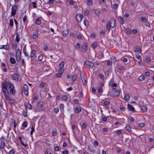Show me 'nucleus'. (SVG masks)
Returning a JSON list of instances; mask_svg holds the SVG:
<instances>
[{"label":"nucleus","instance_id":"f257e3e1","mask_svg":"<svg viewBox=\"0 0 154 154\" xmlns=\"http://www.w3.org/2000/svg\"><path fill=\"white\" fill-rule=\"evenodd\" d=\"M8 85V84L7 81L6 80L3 83L2 90L5 95L9 93L7 88Z\"/></svg>","mask_w":154,"mask_h":154},{"label":"nucleus","instance_id":"f03ea898","mask_svg":"<svg viewBox=\"0 0 154 154\" xmlns=\"http://www.w3.org/2000/svg\"><path fill=\"white\" fill-rule=\"evenodd\" d=\"M94 66V63L91 61L89 60H86L84 64V66L85 68H88L89 69H91Z\"/></svg>","mask_w":154,"mask_h":154},{"label":"nucleus","instance_id":"7ed1b4c3","mask_svg":"<svg viewBox=\"0 0 154 154\" xmlns=\"http://www.w3.org/2000/svg\"><path fill=\"white\" fill-rule=\"evenodd\" d=\"M8 89L10 93L13 95H14L16 93V91L14 85L10 82H8Z\"/></svg>","mask_w":154,"mask_h":154},{"label":"nucleus","instance_id":"20e7f679","mask_svg":"<svg viewBox=\"0 0 154 154\" xmlns=\"http://www.w3.org/2000/svg\"><path fill=\"white\" fill-rule=\"evenodd\" d=\"M5 95V99L6 100L8 101L9 103L13 104L15 103V100L14 99L11 98V95L9 93Z\"/></svg>","mask_w":154,"mask_h":154},{"label":"nucleus","instance_id":"39448f33","mask_svg":"<svg viewBox=\"0 0 154 154\" xmlns=\"http://www.w3.org/2000/svg\"><path fill=\"white\" fill-rule=\"evenodd\" d=\"M81 79L83 82V85L86 86L87 84V77L85 74H84L82 75H81Z\"/></svg>","mask_w":154,"mask_h":154},{"label":"nucleus","instance_id":"423d86ee","mask_svg":"<svg viewBox=\"0 0 154 154\" xmlns=\"http://www.w3.org/2000/svg\"><path fill=\"white\" fill-rule=\"evenodd\" d=\"M113 19L111 18L110 19L109 23V25H110V26L112 28H114L116 26V22L115 19H114L113 21Z\"/></svg>","mask_w":154,"mask_h":154},{"label":"nucleus","instance_id":"0eeeda50","mask_svg":"<svg viewBox=\"0 0 154 154\" xmlns=\"http://www.w3.org/2000/svg\"><path fill=\"white\" fill-rule=\"evenodd\" d=\"M17 6L16 5H14L12 6V9L11 15L12 16L15 15L16 13L17 10Z\"/></svg>","mask_w":154,"mask_h":154},{"label":"nucleus","instance_id":"6e6552de","mask_svg":"<svg viewBox=\"0 0 154 154\" xmlns=\"http://www.w3.org/2000/svg\"><path fill=\"white\" fill-rule=\"evenodd\" d=\"M23 91L25 94L27 95L28 94V87L26 84H25L23 86Z\"/></svg>","mask_w":154,"mask_h":154},{"label":"nucleus","instance_id":"1a4fd4ad","mask_svg":"<svg viewBox=\"0 0 154 154\" xmlns=\"http://www.w3.org/2000/svg\"><path fill=\"white\" fill-rule=\"evenodd\" d=\"M83 18V15L80 14H77L76 16V18L78 22H80Z\"/></svg>","mask_w":154,"mask_h":154},{"label":"nucleus","instance_id":"9d476101","mask_svg":"<svg viewBox=\"0 0 154 154\" xmlns=\"http://www.w3.org/2000/svg\"><path fill=\"white\" fill-rule=\"evenodd\" d=\"M88 46L86 43L83 44L81 48L82 51H85L87 49Z\"/></svg>","mask_w":154,"mask_h":154},{"label":"nucleus","instance_id":"9b49d317","mask_svg":"<svg viewBox=\"0 0 154 154\" xmlns=\"http://www.w3.org/2000/svg\"><path fill=\"white\" fill-rule=\"evenodd\" d=\"M113 93L114 94V95L116 96L119 94L120 91L118 89H116V88H115L113 89Z\"/></svg>","mask_w":154,"mask_h":154},{"label":"nucleus","instance_id":"f8f14e48","mask_svg":"<svg viewBox=\"0 0 154 154\" xmlns=\"http://www.w3.org/2000/svg\"><path fill=\"white\" fill-rule=\"evenodd\" d=\"M11 76L13 79L15 80H17L19 79V76L16 73H14L12 74Z\"/></svg>","mask_w":154,"mask_h":154},{"label":"nucleus","instance_id":"ddd939ff","mask_svg":"<svg viewBox=\"0 0 154 154\" xmlns=\"http://www.w3.org/2000/svg\"><path fill=\"white\" fill-rule=\"evenodd\" d=\"M118 20L119 22L122 25L123 24L125 23V21L124 18L121 16H119Z\"/></svg>","mask_w":154,"mask_h":154},{"label":"nucleus","instance_id":"4468645a","mask_svg":"<svg viewBox=\"0 0 154 154\" xmlns=\"http://www.w3.org/2000/svg\"><path fill=\"white\" fill-rule=\"evenodd\" d=\"M25 106L26 108L27 109H32V106L29 103H26L25 104Z\"/></svg>","mask_w":154,"mask_h":154},{"label":"nucleus","instance_id":"2eb2a0df","mask_svg":"<svg viewBox=\"0 0 154 154\" xmlns=\"http://www.w3.org/2000/svg\"><path fill=\"white\" fill-rule=\"evenodd\" d=\"M81 111V107L78 106H77L75 109V111L76 113H79Z\"/></svg>","mask_w":154,"mask_h":154},{"label":"nucleus","instance_id":"dca6fc26","mask_svg":"<svg viewBox=\"0 0 154 154\" xmlns=\"http://www.w3.org/2000/svg\"><path fill=\"white\" fill-rule=\"evenodd\" d=\"M128 109L130 111L134 112V108L132 105H131L129 104H128Z\"/></svg>","mask_w":154,"mask_h":154},{"label":"nucleus","instance_id":"f3484780","mask_svg":"<svg viewBox=\"0 0 154 154\" xmlns=\"http://www.w3.org/2000/svg\"><path fill=\"white\" fill-rule=\"evenodd\" d=\"M5 146V142L2 140H1L0 142V148L1 149H3Z\"/></svg>","mask_w":154,"mask_h":154},{"label":"nucleus","instance_id":"a211bd4d","mask_svg":"<svg viewBox=\"0 0 154 154\" xmlns=\"http://www.w3.org/2000/svg\"><path fill=\"white\" fill-rule=\"evenodd\" d=\"M125 100L126 101H128L129 100L130 98V96L129 95V94H126L125 95Z\"/></svg>","mask_w":154,"mask_h":154},{"label":"nucleus","instance_id":"6ab92c4d","mask_svg":"<svg viewBox=\"0 0 154 154\" xmlns=\"http://www.w3.org/2000/svg\"><path fill=\"white\" fill-rule=\"evenodd\" d=\"M125 128L129 132L131 131V128L129 125H127L126 126Z\"/></svg>","mask_w":154,"mask_h":154},{"label":"nucleus","instance_id":"aec40b11","mask_svg":"<svg viewBox=\"0 0 154 154\" xmlns=\"http://www.w3.org/2000/svg\"><path fill=\"white\" fill-rule=\"evenodd\" d=\"M43 105L42 102L41 101H39L37 104V106L39 108H41Z\"/></svg>","mask_w":154,"mask_h":154},{"label":"nucleus","instance_id":"412c9836","mask_svg":"<svg viewBox=\"0 0 154 154\" xmlns=\"http://www.w3.org/2000/svg\"><path fill=\"white\" fill-rule=\"evenodd\" d=\"M1 65H2V67H4V68L3 69V71L5 72H7V69L6 67V65H5V64L4 63H2L1 64Z\"/></svg>","mask_w":154,"mask_h":154},{"label":"nucleus","instance_id":"4be33fe9","mask_svg":"<svg viewBox=\"0 0 154 154\" xmlns=\"http://www.w3.org/2000/svg\"><path fill=\"white\" fill-rule=\"evenodd\" d=\"M141 109L143 112H146L148 110L147 108L145 106H142Z\"/></svg>","mask_w":154,"mask_h":154},{"label":"nucleus","instance_id":"5701e85b","mask_svg":"<svg viewBox=\"0 0 154 154\" xmlns=\"http://www.w3.org/2000/svg\"><path fill=\"white\" fill-rule=\"evenodd\" d=\"M135 51L136 52H138L140 53L141 51V50L139 47L137 46L135 48Z\"/></svg>","mask_w":154,"mask_h":154},{"label":"nucleus","instance_id":"b1692460","mask_svg":"<svg viewBox=\"0 0 154 154\" xmlns=\"http://www.w3.org/2000/svg\"><path fill=\"white\" fill-rule=\"evenodd\" d=\"M38 34L35 32V33H33L32 35V38L34 39H37L38 36Z\"/></svg>","mask_w":154,"mask_h":154},{"label":"nucleus","instance_id":"393cba45","mask_svg":"<svg viewBox=\"0 0 154 154\" xmlns=\"http://www.w3.org/2000/svg\"><path fill=\"white\" fill-rule=\"evenodd\" d=\"M68 33V31L66 29H65L63 31V35L64 36H66Z\"/></svg>","mask_w":154,"mask_h":154},{"label":"nucleus","instance_id":"a878e982","mask_svg":"<svg viewBox=\"0 0 154 154\" xmlns=\"http://www.w3.org/2000/svg\"><path fill=\"white\" fill-rule=\"evenodd\" d=\"M35 50H33L31 51V53H30V57H33L35 55Z\"/></svg>","mask_w":154,"mask_h":154},{"label":"nucleus","instance_id":"bb28decb","mask_svg":"<svg viewBox=\"0 0 154 154\" xmlns=\"http://www.w3.org/2000/svg\"><path fill=\"white\" fill-rule=\"evenodd\" d=\"M21 51L19 49H18L16 51V55L21 56Z\"/></svg>","mask_w":154,"mask_h":154},{"label":"nucleus","instance_id":"cd10ccee","mask_svg":"<svg viewBox=\"0 0 154 154\" xmlns=\"http://www.w3.org/2000/svg\"><path fill=\"white\" fill-rule=\"evenodd\" d=\"M98 45V44L97 42H93L92 45V47L94 49H95L97 47Z\"/></svg>","mask_w":154,"mask_h":154},{"label":"nucleus","instance_id":"c85d7f7f","mask_svg":"<svg viewBox=\"0 0 154 154\" xmlns=\"http://www.w3.org/2000/svg\"><path fill=\"white\" fill-rule=\"evenodd\" d=\"M64 66V63L63 61L61 62L59 65V66L60 68L63 69Z\"/></svg>","mask_w":154,"mask_h":154},{"label":"nucleus","instance_id":"c756f323","mask_svg":"<svg viewBox=\"0 0 154 154\" xmlns=\"http://www.w3.org/2000/svg\"><path fill=\"white\" fill-rule=\"evenodd\" d=\"M10 62L12 64H14L16 63L15 59L13 57H11L10 59Z\"/></svg>","mask_w":154,"mask_h":154},{"label":"nucleus","instance_id":"7c9ffc66","mask_svg":"<svg viewBox=\"0 0 154 154\" xmlns=\"http://www.w3.org/2000/svg\"><path fill=\"white\" fill-rule=\"evenodd\" d=\"M77 78V76L76 74H74L73 75L72 78V82L75 81L76 79Z\"/></svg>","mask_w":154,"mask_h":154},{"label":"nucleus","instance_id":"2f4dec72","mask_svg":"<svg viewBox=\"0 0 154 154\" xmlns=\"http://www.w3.org/2000/svg\"><path fill=\"white\" fill-rule=\"evenodd\" d=\"M9 46H8L7 45H3L0 48V49H4L6 50H8V49Z\"/></svg>","mask_w":154,"mask_h":154},{"label":"nucleus","instance_id":"473e14b6","mask_svg":"<svg viewBox=\"0 0 154 154\" xmlns=\"http://www.w3.org/2000/svg\"><path fill=\"white\" fill-rule=\"evenodd\" d=\"M20 35H18V33H16V41L17 42H19L20 40V38H19Z\"/></svg>","mask_w":154,"mask_h":154},{"label":"nucleus","instance_id":"72a5a7b5","mask_svg":"<svg viewBox=\"0 0 154 154\" xmlns=\"http://www.w3.org/2000/svg\"><path fill=\"white\" fill-rule=\"evenodd\" d=\"M61 99L63 100L66 101L67 99V97L66 96L63 95L61 97Z\"/></svg>","mask_w":154,"mask_h":154},{"label":"nucleus","instance_id":"f704fd0d","mask_svg":"<svg viewBox=\"0 0 154 154\" xmlns=\"http://www.w3.org/2000/svg\"><path fill=\"white\" fill-rule=\"evenodd\" d=\"M145 79L144 76L143 75H141L139 78V79L140 81H143Z\"/></svg>","mask_w":154,"mask_h":154},{"label":"nucleus","instance_id":"c9c22d12","mask_svg":"<svg viewBox=\"0 0 154 154\" xmlns=\"http://www.w3.org/2000/svg\"><path fill=\"white\" fill-rule=\"evenodd\" d=\"M141 20L143 22H146V19L145 16H143L141 17Z\"/></svg>","mask_w":154,"mask_h":154},{"label":"nucleus","instance_id":"e433bc0d","mask_svg":"<svg viewBox=\"0 0 154 154\" xmlns=\"http://www.w3.org/2000/svg\"><path fill=\"white\" fill-rule=\"evenodd\" d=\"M41 21L38 18H37L35 20V23L37 25H40L41 24Z\"/></svg>","mask_w":154,"mask_h":154},{"label":"nucleus","instance_id":"4c0bfd02","mask_svg":"<svg viewBox=\"0 0 154 154\" xmlns=\"http://www.w3.org/2000/svg\"><path fill=\"white\" fill-rule=\"evenodd\" d=\"M21 56L16 55V60L18 62H20L21 59Z\"/></svg>","mask_w":154,"mask_h":154},{"label":"nucleus","instance_id":"58836bf2","mask_svg":"<svg viewBox=\"0 0 154 154\" xmlns=\"http://www.w3.org/2000/svg\"><path fill=\"white\" fill-rule=\"evenodd\" d=\"M98 91L99 94H101L102 93V89L100 87H99L98 88Z\"/></svg>","mask_w":154,"mask_h":154},{"label":"nucleus","instance_id":"ea45409f","mask_svg":"<svg viewBox=\"0 0 154 154\" xmlns=\"http://www.w3.org/2000/svg\"><path fill=\"white\" fill-rule=\"evenodd\" d=\"M64 108V105L63 104L61 103L60 105V109L61 110H63Z\"/></svg>","mask_w":154,"mask_h":154},{"label":"nucleus","instance_id":"a19ab883","mask_svg":"<svg viewBox=\"0 0 154 154\" xmlns=\"http://www.w3.org/2000/svg\"><path fill=\"white\" fill-rule=\"evenodd\" d=\"M151 57H149L147 56L146 58V62H149L151 61Z\"/></svg>","mask_w":154,"mask_h":154},{"label":"nucleus","instance_id":"79ce46f5","mask_svg":"<svg viewBox=\"0 0 154 154\" xmlns=\"http://www.w3.org/2000/svg\"><path fill=\"white\" fill-rule=\"evenodd\" d=\"M13 24L14 23L13 20L12 19H11L10 20L9 25L11 26H12L13 25Z\"/></svg>","mask_w":154,"mask_h":154},{"label":"nucleus","instance_id":"37998d69","mask_svg":"<svg viewBox=\"0 0 154 154\" xmlns=\"http://www.w3.org/2000/svg\"><path fill=\"white\" fill-rule=\"evenodd\" d=\"M84 23L86 26H87L88 25V20H85L84 21Z\"/></svg>","mask_w":154,"mask_h":154},{"label":"nucleus","instance_id":"c03bdc74","mask_svg":"<svg viewBox=\"0 0 154 154\" xmlns=\"http://www.w3.org/2000/svg\"><path fill=\"white\" fill-rule=\"evenodd\" d=\"M64 71V70L63 69L60 68L58 70V73H61V74H62L63 73Z\"/></svg>","mask_w":154,"mask_h":154},{"label":"nucleus","instance_id":"a18cd8bd","mask_svg":"<svg viewBox=\"0 0 154 154\" xmlns=\"http://www.w3.org/2000/svg\"><path fill=\"white\" fill-rule=\"evenodd\" d=\"M77 37L79 39H81L82 38V34L79 33V34H77Z\"/></svg>","mask_w":154,"mask_h":154},{"label":"nucleus","instance_id":"49530a36","mask_svg":"<svg viewBox=\"0 0 154 154\" xmlns=\"http://www.w3.org/2000/svg\"><path fill=\"white\" fill-rule=\"evenodd\" d=\"M45 85V84L43 82H41L39 85V87L41 88H43L44 87Z\"/></svg>","mask_w":154,"mask_h":154},{"label":"nucleus","instance_id":"de8ad7c7","mask_svg":"<svg viewBox=\"0 0 154 154\" xmlns=\"http://www.w3.org/2000/svg\"><path fill=\"white\" fill-rule=\"evenodd\" d=\"M31 131L30 132V135L32 136L33 132L35 131L34 128L33 127H31Z\"/></svg>","mask_w":154,"mask_h":154},{"label":"nucleus","instance_id":"09e8293b","mask_svg":"<svg viewBox=\"0 0 154 154\" xmlns=\"http://www.w3.org/2000/svg\"><path fill=\"white\" fill-rule=\"evenodd\" d=\"M15 153V150L14 149H13L10 151V152H9V154H14Z\"/></svg>","mask_w":154,"mask_h":154},{"label":"nucleus","instance_id":"8fccbe9b","mask_svg":"<svg viewBox=\"0 0 154 154\" xmlns=\"http://www.w3.org/2000/svg\"><path fill=\"white\" fill-rule=\"evenodd\" d=\"M27 123L26 122H25L23 123L22 125L25 128L27 126Z\"/></svg>","mask_w":154,"mask_h":154},{"label":"nucleus","instance_id":"3c124183","mask_svg":"<svg viewBox=\"0 0 154 154\" xmlns=\"http://www.w3.org/2000/svg\"><path fill=\"white\" fill-rule=\"evenodd\" d=\"M98 143L97 140H94V145L95 147H97L98 146Z\"/></svg>","mask_w":154,"mask_h":154},{"label":"nucleus","instance_id":"603ef678","mask_svg":"<svg viewBox=\"0 0 154 154\" xmlns=\"http://www.w3.org/2000/svg\"><path fill=\"white\" fill-rule=\"evenodd\" d=\"M54 112L56 113H57L59 112V109L58 108H55L54 109Z\"/></svg>","mask_w":154,"mask_h":154},{"label":"nucleus","instance_id":"864d4df0","mask_svg":"<svg viewBox=\"0 0 154 154\" xmlns=\"http://www.w3.org/2000/svg\"><path fill=\"white\" fill-rule=\"evenodd\" d=\"M82 127L84 129L86 128L87 127V124L85 122H83L82 124Z\"/></svg>","mask_w":154,"mask_h":154},{"label":"nucleus","instance_id":"5fc2aeb1","mask_svg":"<svg viewBox=\"0 0 154 154\" xmlns=\"http://www.w3.org/2000/svg\"><path fill=\"white\" fill-rule=\"evenodd\" d=\"M43 58V56L42 55H40L38 57V60L41 61L42 60Z\"/></svg>","mask_w":154,"mask_h":154},{"label":"nucleus","instance_id":"6e6d98bb","mask_svg":"<svg viewBox=\"0 0 154 154\" xmlns=\"http://www.w3.org/2000/svg\"><path fill=\"white\" fill-rule=\"evenodd\" d=\"M111 26H110V25H109L108 23L107 24V26H106V29L108 31H109V30L110 29Z\"/></svg>","mask_w":154,"mask_h":154},{"label":"nucleus","instance_id":"4d7b16f0","mask_svg":"<svg viewBox=\"0 0 154 154\" xmlns=\"http://www.w3.org/2000/svg\"><path fill=\"white\" fill-rule=\"evenodd\" d=\"M27 16L26 15H25V16L23 17V21L24 23L26 22L27 20Z\"/></svg>","mask_w":154,"mask_h":154},{"label":"nucleus","instance_id":"13d9d810","mask_svg":"<svg viewBox=\"0 0 154 154\" xmlns=\"http://www.w3.org/2000/svg\"><path fill=\"white\" fill-rule=\"evenodd\" d=\"M92 0H87L88 4L89 5H92Z\"/></svg>","mask_w":154,"mask_h":154},{"label":"nucleus","instance_id":"bf43d9fd","mask_svg":"<svg viewBox=\"0 0 154 154\" xmlns=\"http://www.w3.org/2000/svg\"><path fill=\"white\" fill-rule=\"evenodd\" d=\"M109 104V102L107 100L105 101L104 103V104L105 106H107Z\"/></svg>","mask_w":154,"mask_h":154},{"label":"nucleus","instance_id":"052dcab7","mask_svg":"<svg viewBox=\"0 0 154 154\" xmlns=\"http://www.w3.org/2000/svg\"><path fill=\"white\" fill-rule=\"evenodd\" d=\"M118 4H115L113 5V8L115 9H116L118 7Z\"/></svg>","mask_w":154,"mask_h":154},{"label":"nucleus","instance_id":"680f3d73","mask_svg":"<svg viewBox=\"0 0 154 154\" xmlns=\"http://www.w3.org/2000/svg\"><path fill=\"white\" fill-rule=\"evenodd\" d=\"M54 149L56 151H59V147L57 146H55L54 148Z\"/></svg>","mask_w":154,"mask_h":154},{"label":"nucleus","instance_id":"e2e57ef3","mask_svg":"<svg viewBox=\"0 0 154 154\" xmlns=\"http://www.w3.org/2000/svg\"><path fill=\"white\" fill-rule=\"evenodd\" d=\"M62 74L61 73H58L56 74V77H57L60 78L61 77Z\"/></svg>","mask_w":154,"mask_h":154},{"label":"nucleus","instance_id":"0e129e2a","mask_svg":"<svg viewBox=\"0 0 154 154\" xmlns=\"http://www.w3.org/2000/svg\"><path fill=\"white\" fill-rule=\"evenodd\" d=\"M44 50L47 51L48 50V46L47 45H44Z\"/></svg>","mask_w":154,"mask_h":154},{"label":"nucleus","instance_id":"69168bd1","mask_svg":"<svg viewBox=\"0 0 154 154\" xmlns=\"http://www.w3.org/2000/svg\"><path fill=\"white\" fill-rule=\"evenodd\" d=\"M90 13V11L88 10H86L84 12V14L88 15Z\"/></svg>","mask_w":154,"mask_h":154},{"label":"nucleus","instance_id":"338daca9","mask_svg":"<svg viewBox=\"0 0 154 154\" xmlns=\"http://www.w3.org/2000/svg\"><path fill=\"white\" fill-rule=\"evenodd\" d=\"M23 114L25 117L27 116V112L25 111H23Z\"/></svg>","mask_w":154,"mask_h":154},{"label":"nucleus","instance_id":"774afa93","mask_svg":"<svg viewBox=\"0 0 154 154\" xmlns=\"http://www.w3.org/2000/svg\"><path fill=\"white\" fill-rule=\"evenodd\" d=\"M63 154H68V151L67 150L63 151L62 152Z\"/></svg>","mask_w":154,"mask_h":154}]
</instances>
